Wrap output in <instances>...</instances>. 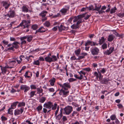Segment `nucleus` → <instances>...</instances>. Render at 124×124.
Segmentation results:
<instances>
[{"instance_id": "23", "label": "nucleus", "mask_w": 124, "mask_h": 124, "mask_svg": "<svg viewBox=\"0 0 124 124\" xmlns=\"http://www.w3.org/2000/svg\"><path fill=\"white\" fill-rule=\"evenodd\" d=\"M26 37V39H27V41L29 42L31 41L33 38L32 37L31 35H28L25 36Z\"/></svg>"}, {"instance_id": "9", "label": "nucleus", "mask_w": 124, "mask_h": 124, "mask_svg": "<svg viewBox=\"0 0 124 124\" xmlns=\"http://www.w3.org/2000/svg\"><path fill=\"white\" fill-rule=\"evenodd\" d=\"M114 50V47H110L109 50H107L106 51L104 52V54L109 55L113 52Z\"/></svg>"}, {"instance_id": "35", "label": "nucleus", "mask_w": 124, "mask_h": 124, "mask_svg": "<svg viewBox=\"0 0 124 124\" xmlns=\"http://www.w3.org/2000/svg\"><path fill=\"white\" fill-rule=\"evenodd\" d=\"M2 71V73L3 74H4L6 73L7 70L4 67H3L1 69Z\"/></svg>"}, {"instance_id": "45", "label": "nucleus", "mask_w": 124, "mask_h": 124, "mask_svg": "<svg viewBox=\"0 0 124 124\" xmlns=\"http://www.w3.org/2000/svg\"><path fill=\"white\" fill-rule=\"evenodd\" d=\"M69 92V91H65L64 90V92L63 93V95L64 96V97H66V96L68 95Z\"/></svg>"}, {"instance_id": "26", "label": "nucleus", "mask_w": 124, "mask_h": 124, "mask_svg": "<svg viewBox=\"0 0 124 124\" xmlns=\"http://www.w3.org/2000/svg\"><path fill=\"white\" fill-rule=\"evenodd\" d=\"M55 81V79L54 78H53L51 80L49 81L50 82V85L52 86H53Z\"/></svg>"}, {"instance_id": "2", "label": "nucleus", "mask_w": 124, "mask_h": 124, "mask_svg": "<svg viewBox=\"0 0 124 124\" xmlns=\"http://www.w3.org/2000/svg\"><path fill=\"white\" fill-rule=\"evenodd\" d=\"M45 60L46 62L50 63L55 61L57 60V59L56 56L53 55L51 57L48 56L45 57Z\"/></svg>"}, {"instance_id": "14", "label": "nucleus", "mask_w": 124, "mask_h": 124, "mask_svg": "<svg viewBox=\"0 0 124 124\" xmlns=\"http://www.w3.org/2000/svg\"><path fill=\"white\" fill-rule=\"evenodd\" d=\"M23 111V109L21 108L20 109L16 110H15V115L16 116L20 114H22Z\"/></svg>"}, {"instance_id": "48", "label": "nucleus", "mask_w": 124, "mask_h": 124, "mask_svg": "<svg viewBox=\"0 0 124 124\" xmlns=\"http://www.w3.org/2000/svg\"><path fill=\"white\" fill-rule=\"evenodd\" d=\"M42 106H38L36 108L38 111H40L42 108Z\"/></svg>"}, {"instance_id": "25", "label": "nucleus", "mask_w": 124, "mask_h": 124, "mask_svg": "<svg viewBox=\"0 0 124 124\" xmlns=\"http://www.w3.org/2000/svg\"><path fill=\"white\" fill-rule=\"evenodd\" d=\"M60 31H61L62 30H65V27L63 26L62 24L60 26H58Z\"/></svg>"}, {"instance_id": "18", "label": "nucleus", "mask_w": 124, "mask_h": 124, "mask_svg": "<svg viewBox=\"0 0 124 124\" xmlns=\"http://www.w3.org/2000/svg\"><path fill=\"white\" fill-rule=\"evenodd\" d=\"M32 73L31 72L29 71H27L26 72L24 76L26 78H30V77L29 75H30L31 77L32 75Z\"/></svg>"}, {"instance_id": "39", "label": "nucleus", "mask_w": 124, "mask_h": 124, "mask_svg": "<svg viewBox=\"0 0 124 124\" xmlns=\"http://www.w3.org/2000/svg\"><path fill=\"white\" fill-rule=\"evenodd\" d=\"M57 106V104L56 103L54 104V105H53V106L51 107V109L53 110H55Z\"/></svg>"}, {"instance_id": "61", "label": "nucleus", "mask_w": 124, "mask_h": 124, "mask_svg": "<svg viewBox=\"0 0 124 124\" xmlns=\"http://www.w3.org/2000/svg\"><path fill=\"white\" fill-rule=\"evenodd\" d=\"M77 113V112L76 111H74L71 114V116L72 117L74 116L75 115H76Z\"/></svg>"}, {"instance_id": "3", "label": "nucleus", "mask_w": 124, "mask_h": 124, "mask_svg": "<svg viewBox=\"0 0 124 124\" xmlns=\"http://www.w3.org/2000/svg\"><path fill=\"white\" fill-rule=\"evenodd\" d=\"M13 9H15L13 8L11 10H10L9 12L6 15H5V16L6 17L8 16L10 18H13L14 17L15 15V12L14 10V9L13 10Z\"/></svg>"}, {"instance_id": "47", "label": "nucleus", "mask_w": 124, "mask_h": 124, "mask_svg": "<svg viewBox=\"0 0 124 124\" xmlns=\"http://www.w3.org/2000/svg\"><path fill=\"white\" fill-rule=\"evenodd\" d=\"M25 105V104L24 102H22L21 103H19L18 106V107H20L22 106H24Z\"/></svg>"}, {"instance_id": "15", "label": "nucleus", "mask_w": 124, "mask_h": 124, "mask_svg": "<svg viewBox=\"0 0 124 124\" xmlns=\"http://www.w3.org/2000/svg\"><path fill=\"white\" fill-rule=\"evenodd\" d=\"M82 16L83 15H80L77 16H75L74 17V19L73 20V22H75L77 21L78 20H79L80 19L83 18V16Z\"/></svg>"}, {"instance_id": "4", "label": "nucleus", "mask_w": 124, "mask_h": 124, "mask_svg": "<svg viewBox=\"0 0 124 124\" xmlns=\"http://www.w3.org/2000/svg\"><path fill=\"white\" fill-rule=\"evenodd\" d=\"M70 9V7L68 5L65 6V8H63L61 9L60 11V12H61L63 15H65L66 14L67 11L69 10Z\"/></svg>"}, {"instance_id": "12", "label": "nucleus", "mask_w": 124, "mask_h": 124, "mask_svg": "<svg viewBox=\"0 0 124 124\" xmlns=\"http://www.w3.org/2000/svg\"><path fill=\"white\" fill-rule=\"evenodd\" d=\"M63 109L61 108V110H60V113L57 116L56 115V119L58 120H60L62 116H63Z\"/></svg>"}, {"instance_id": "22", "label": "nucleus", "mask_w": 124, "mask_h": 124, "mask_svg": "<svg viewBox=\"0 0 124 124\" xmlns=\"http://www.w3.org/2000/svg\"><path fill=\"white\" fill-rule=\"evenodd\" d=\"M105 39L104 37H102L101 39H100L99 41V43L100 45H101L105 41Z\"/></svg>"}, {"instance_id": "24", "label": "nucleus", "mask_w": 124, "mask_h": 124, "mask_svg": "<svg viewBox=\"0 0 124 124\" xmlns=\"http://www.w3.org/2000/svg\"><path fill=\"white\" fill-rule=\"evenodd\" d=\"M79 25H77L76 24H73L72 25L71 27L73 29H77L79 28Z\"/></svg>"}, {"instance_id": "43", "label": "nucleus", "mask_w": 124, "mask_h": 124, "mask_svg": "<svg viewBox=\"0 0 124 124\" xmlns=\"http://www.w3.org/2000/svg\"><path fill=\"white\" fill-rule=\"evenodd\" d=\"M12 109V108H11L8 110V113L9 114L11 115H12L13 114V110H11Z\"/></svg>"}, {"instance_id": "31", "label": "nucleus", "mask_w": 124, "mask_h": 124, "mask_svg": "<svg viewBox=\"0 0 124 124\" xmlns=\"http://www.w3.org/2000/svg\"><path fill=\"white\" fill-rule=\"evenodd\" d=\"M43 24L46 27H48L50 26V23L48 21H46L45 23H44Z\"/></svg>"}, {"instance_id": "6", "label": "nucleus", "mask_w": 124, "mask_h": 124, "mask_svg": "<svg viewBox=\"0 0 124 124\" xmlns=\"http://www.w3.org/2000/svg\"><path fill=\"white\" fill-rule=\"evenodd\" d=\"M19 26H22L23 29L25 28H27V29L29 28V27L30 26V25L27 24V22L25 20L22 21V23L20 24ZM19 26V25L18 26Z\"/></svg>"}, {"instance_id": "33", "label": "nucleus", "mask_w": 124, "mask_h": 124, "mask_svg": "<svg viewBox=\"0 0 124 124\" xmlns=\"http://www.w3.org/2000/svg\"><path fill=\"white\" fill-rule=\"evenodd\" d=\"M19 103L18 102L16 101L14 102L13 104L11 105V108H12V109H14V108L13 107H16L17 104Z\"/></svg>"}, {"instance_id": "63", "label": "nucleus", "mask_w": 124, "mask_h": 124, "mask_svg": "<svg viewBox=\"0 0 124 124\" xmlns=\"http://www.w3.org/2000/svg\"><path fill=\"white\" fill-rule=\"evenodd\" d=\"M77 58H76L75 56L71 57L70 58V59L71 60H77Z\"/></svg>"}, {"instance_id": "11", "label": "nucleus", "mask_w": 124, "mask_h": 124, "mask_svg": "<svg viewBox=\"0 0 124 124\" xmlns=\"http://www.w3.org/2000/svg\"><path fill=\"white\" fill-rule=\"evenodd\" d=\"M110 80L109 78H104L100 80L101 83V84L108 85L109 83V82Z\"/></svg>"}, {"instance_id": "32", "label": "nucleus", "mask_w": 124, "mask_h": 124, "mask_svg": "<svg viewBox=\"0 0 124 124\" xmlns=\"http://www.w3.org/2000/svg\"><path fill=\"white\" fill-rule=\"evenodd\" d=\"M38 26L37 24H34L32 25L31 26V29L33 30H36L38 29Z\"/></svg>"}, {"instance_id": "7", "label": "nucleus", "mask_w": 124, "mask_h": 124, "mask_svg": "<svg viewBox=\"0 0 124 124\" xmlns=\"http://www.w3.org/2000/svg\"><path fill=\"white\" fill-rule=\"evenodd\" d=\"M20 89L24 90V93H26L30 89V88L29 86L26 85H22L21 86Z\"/></svg>"}, {"instance_id": "38", "label": "nucleus", "mask_w": 124, "mask_h": 124, "mask_svg": "<svg viewBox=\"0 0 124 124\" xmlns=\"http://www.w3.org/2000/svg\"><path fill=\"white\" fill-rule=\"evenodd\" d=\"M116 8L115 7H114L113 8H112L110 10V13L112 14L116 12Z\"/></svg>"}, {"instance_id": "13", "label": "nucleus", "mask_w": 124, "mask_h": 124, "mask_svg": "<svg viewBox=\"0 0 124 124\" xmlns=\"http://www.w3.org/2000/svg\"><path fill=\"white\" fill-rule=\"evenodd\" d=\"M20 39L21 41V44L22 45L23 44H24L26 43V41L24 40L26 39V37H21Z\"/></svg>"}, {"instance_id": "1", "label": "nucleus", "mask_w": 124, "mask_h": 124, "mask_svg": "<svg viewBox=\"0 0 124 124\" xmlns=\"http://www.w3.org/2000/svg\"><path fill=\"white\" fill-rule=\"evenodd\" d=\"M63 110L64 111L63 112L64 114H65L66 115H69L73 111V107L71 106H68L64 108Z\"/></svg>"}, {"instance_id": "27", "label": "nucleus", "mask_w": 124, "mask_h": 124, "mask_svg": "<svg viewBox=\"0 0 124 124\" xmlns=\"http://www.w3.org/2000/svg\"><path fill=\"white\" fill-rule=\"evenodd\" d=\"M63 86L69 88H70L71 87L70 83L68 82L64 83L63 84Z\"/></svg>"}, {"instance_id": "51", "label": "nucleus", "mask_w": 124, "mask_h": 124, "mask_svg": "<svg viewBox=\"0 0 124 124\" xmlns=\"http://www.w3.org/2000/svg\"><path fill=\"white\" fill-rule=\"evenodd\" d=\"M94 75L96 77V78L97 79H98V78H99V73H98L96 72H94Z\"/></svg>"}, {"instance_id": "62", "label": "nucleus", "mask_w": 124, "mask_h": 124, "mask_svg": "<svg viewBox=\"0 0 124 124\" xmlns=\"http://www.w3.org/2000/svg\"><path fill=\"white\" fill-rule=\"evenodd\" d=\"M62 119L63 122H65L67 120L66 117L65 116H63Z\"/></svg>"}, {"instance_id": "34", "label": "nucleus", "mask_w": 124, "mask_h": 124, "mask_svg": "<svg viewBox=\"0 0 124 124\" xmlns=\"http://www.w3.org/2000/svg\"><path fill=\"white\" fill-rule=\"evenodd\" d=\"M101 7V5L98 7H97V5H95V8H94V9H93V11L96 10L98 11L100 10Z\"/></svg>"}, {"instance_id": "37", "label": "nucleus", "mask_w": 124, "mask_h": 124, "mask_svg": "<svg viewBox=\"0 0 124 124\" xmlns=\"http://www.w3.org/2000/svg\"><path fill=\"white\" fill-rule=\"evenodd\" d=\"M46 100V99L45 97H42L40 99L39 101L40 102L43 103Z\"/></svg>"}, {"instance_id": "56", "label": "nucleus", "mask_w": 124, "mask_h": 124, "mask_svg": "<svg viewBox=\"0 0 124 124\" xmlns=\"http://www.w3.org/2000/svg\"><path fill=\"white\" fill-rule=\"evenodd\" d=\"M2 42L5 45H7L8 43V41H6L5 40H3Z\"/></svg>"}, {"instance_id": "8", "label": "nucleus", "mask_w": 124, "mask_h": 124, "mask_svg": "<svg viewBox=\"0 0 124 124\" xmlns=\"http://www.w3.org/2000/svg\"><path fill=\"white\" fill-rule=\"evenodd\" d=\"M3 6L6 9H8L9 7L10 3L8 1H3L1 2Z\"/></svg>"}, {"instance_id": "17", "label": "nucleus", "mask_w": 124, "mask_h": 124, "mask_svg": "<svg viewBox=\"0 0 124 124\" xmlns=\"http://www.w3.org/2000/svg\"><path fill=\"white\" fill-rule=\"evenodd\" d=\"M19 44V43L18 42L16 41L13 43L12 45L14 48L17 49L19 47V46L18 44Z\"/></svg>"}, {"instance_id": "16", "label": "nucleus", "mask_w": 124, "mask_h": 124, "mask_svg": "<svg viewBox=\"0 0 124 124\" xmlns=\"http://www.w3.org/2000/svg\"><path fill=\"white\" fill-rule=\"evenodd\" d=\"M44 29V28L43 27V26L41 27L38 30H36V31L35 34H36L38 32H40V33H42L45 32L46 31V30H42V29Z\"/></svg>"}, {"instance_id": "28", "label": "nucleus", "mask_w": 124, "mask_h": 124, "mask_svg": "<svg viewBox=\"0 0 124 124\" xmlns=\"http://www.w3.org/2000/svg\"><path fill=\"white\" fill-rule=\"evenodd\" d=\"M81 51V50L80 48L78 49L77 50H75V54L77 56H78V55L80 54Z\"/></svg>"}, {"instance_id": "49", "label": "nucleus", "mask_w": 124, "mask_h": 124, "mask_svg": "<svg viewBox=\"0 0 124 124\" xmlns=\"http://www.w3.org/2000/svg\"><path fill=\"white\" fill-rule=\"evenodd\" d=\"M117 16L119 17H122L124 16V13H118L117 14Z\"/></svg>"}, {"instance_id": "46", "label": "nucleus", "mask_w": 124, "mask_h": 124, "mask_svg": "<svg viewBox=\"0 0 124 124\" xmlns=\"http://www.w3.org/2000/svg\"><path fill=\"white\" fill-rule=\"evenodd\" d=\"M116 118V116L114 115H112L110 117V118L112 120H114Z\"/></svg>"}, {"instance_id": "55", "label": "nucleus", "mask_w": 124, "mask_h": 124, "mask_svg": "<svg viewBox=\"0 0 124 124\" xmlns=\"http://www.w3.org/2000/svg\"><path fill=\"white\" fill-rule=\"evenodd\" d=\"M1 119L2 121H4L6 120L7 119V118L6 117H5L4 116H2L1 117Z\"/></svg>"}, {"instance_id": "20", "label": "nucleus", "mask_w": 124, "mask_h": 124, "mask_svg": "<svg viewBox=\"0 0 124 124\" xmlns=\"http://www.w3.org/2000/svg\"><path fill=\"white\" fill-rule=\"evenodd\" d=\"M114 38V37L113 35H110L108 36V41L111 42L113 40Z\"/></svg>"}, {"instance_id": "41", "label": "nucleus", "mask_w": 124, "mask_h": 124, "mask_svg": "<svg viewBox=\"0 0 124 124\" xmlns=\"http://www.w3.org/2000/svg\"><path fill=\"white\" fill-rule=\"evenodd\" d=\"M101 46L102 49H106L107 48V44L106 43H105L103 44Z\"/></svg>"}, {"instance_id": "60", "label": "nucleus", "mask_w": 124, "mask_h": 124, "mask_svg": "<svg viewBox=\"0 0 124 124\" xmlns=\"http://www.w3.org/2000/svg\"><path fill=\"white\" fill-rule=\"evenodd\" d=\"M64 92V90H63V89H61L59 93V94L60 95H62L63 94V93Z\"/></svg>"}, {"instance_id": "52", "label": "nucleus", "mask_w": 124, "mask_h": 124, "mask_svg": "<svg viewBox=\"0 0 124 124\" xmlns=\"http://www.w3.org/2000/svg\"><path fill=\"white\" fill-rule=\"evenodd\" d=\"M98 44H97L96 43H95L92 41H91V42L90 43V45L91 46H95V45H97Z\"/></svg>"}, {"instance_id": "44", "label": "nucleus", "mask_w": 124, "mask_h": 124, "mask_svg": "<svg viewBox=\"0 0 124 124\" xmlns=\"http://www.w3.org/2000/svg\"><path fill=\"white\" fill-rule=\"evenodd\" d=\"M98 72L99 73V79L101 80L102 79V76L101 75V72H100L99 71H98Z\"/></svg>"}, {"instance_id": "58", "label": "nucleus", "mask_w": 124, "mask_h": 124, "mask_svg": "<svg viewBox=\"0 0 124 124\" xmlns=\"http://www.w3.org/2000/svg\"><path fill=\"white\" fill-rule=\"evenodd\" d=\"M31 57H33V56H32L30 55L29 56H26L25 57V59L27 60L28 62L29 61V59Z\"/></svg>"}, {"instance_id": "29", "label": "nucleus", "mask_w": 124, "mask_h": 124, "mask_svg": "<svg viewBox=\"0 0 124 124\" xmlns=\"http://www.w3.org/2000/svg\"><path fill=\"white\" fill-rule=\"evenodd\" d=\"M36 89L37 91V93L38 94H40L42 93L43 92V90L41 88H38Z\"/></svg>"}, {"instance_id": "54", "label": "nucleus", "mask_w": 124, "mask_h": 124, "mask_svg": "<svg viewBox=\"0 0 124 124\" xmlns=\"http://www.w3.org/2000/svg\"><path fill=\"white\" fill-rule=\"evenodd\" d=\"M31 88V89H37L36 86L34 85H32L30 86Z\"/></svg>"}, {"instance_id": "42", "label": "nucleus", "mask_w": 124, "mask_h": 124, "mask_svg": "<svg viewBox=\"0 0 124 124\" xmlns=\"http://www.w3.org/2000/svg\"><path fill=\"white\" fill-rule=\"evenodd\" d=\"M87 9L89 10H92L93 11V7L92 5H91L88 7H87Z\"/></svg>"}, {"instance_id": "53", "label": "nucleus", "mask_w": 124, "mask_h": 124, "mask_svg": "<svg viewBox=\"0 0 124 124\" xmlns=\"http://www.w3.org/2000/svg\"><path fill=\"white\" fill-rule=\"evenodd\" d=\"M83 70H85L88 72H89L91 70V69L89 68H84Z\"/></svg>"}, {"instance_id": "30", "label": "nucleus", "mask_w": 124, "mask_h": 124, "mask_svg": "<svg viewBox=\"0 0 124 124\" xmlns=\"http://www.w3.org/2000/svg\"><path fill=\"white\" fill-rule=\"evenodd\" d=\"M22 11L25 12H27L28 10V9L25 6H23L22 7Z\"/></svg>"}, {"instance_id": "59", "label": "nucleus", "mask_w": 124, "mask_h": 124, "mask_svg": "<svg viewBox=\"0 0 124 124\" xmlns=\"http://www.w3.org/2000/svg\"><path fill=\"white\" fill-rule=\"evenodd\" d=\"M85 58L84 56H78V58H77V60H80V59H83Z\"/></svg>"}, {"instance_id": "19", "label": "nucleus", "mask_w": 124, "mask_h": 124, "mask_svg": "<svg viewBox=\"0 0 124 124\" xmlns=\"http://www.w3.org/2000/svg\"><path fill=\"white\" fill-rule=\"evenodd\" d=\"M47 13V11H43L39 14V15L40 16H42V17H44L46 16V14Z\"/></svg>"}, {"instance_id": "21", "label": "nucleus", "mask_w": 124, "mask_h": 124, "mask_svg": "<svg viewBox=\"0 0 124 124\" xmlns=\"http://www.w3.org/2000/svg\"><path fill=\"white\" fill-rule=\"evenodd\" d=\"M81 15H83V16H83V17H85L84 19L85 20L87 19L90 16V15H89L87 14L86 13L83 14H82Z\"/></svg>"}, {"instance_id": "36", "label": "nucleus", "mask_w": 124, "mask_h": 124, "mask_svg": "<svg viewBox=\"0 0 124 124\" xmlns=\"http://www.w3.org/2000/svg\"><path fill=\"white\" fill-rule=\"evenodd\" d=\"M36 92L35 91H31L30 93V98H31L33 97L35 94L36 95V94H35V93Z\"/></svg>"}, {"instance_id": "5", "label": "nucleus", "mask_w": 124, "mask_h": 124, "mask_svg": "<svg viewBox=\"0 0 124 124\" xmlns=\"http://www.w3.org/2000/svg\"><path fill=\"white\" fill-rule=\"evenodd\" d=\"M99 50L97 47H95L92 48L91 50L92 54L93 55H98L99 52Z\"/></svg>"}, {"instance_id": "50", "label": "nucleus", "mask_w": 124, "mask_h": 124, "mask_svg": "<svg viewBox=\"0 0 124 124\" xmlns=\"http://www.w3.org/2000/svg\"><path fill=\"white\" fill-rule=\"evenodd\" d=\"M115 34L117 36H118L120 37H123V34H121L119 35V34L117 32H115Z\"/></svg>"}, {"instance_id": "10", "label": "nucleus", "mask_w": 124, "mask_h": 124, "mask_svg": "<svg viewBox=\"0 0 124 124\" xmlns=\"http://www.w3.org/2000/svg\"><path fill=\"white\" fill-rule=\"evenodd\" d=\"M53 106V103L50 101H49L44 104V106L47 108L51 109Z\"/></svg>"}, {"instance_id": "64", "label": "nucleus", "mask_w": 124, "mask_h": 124, "mask_svg": "<svg viewBox=\"0 0 124 124\" xmlns=\"http://www.w3.org/2000/svg\"><path fill=\"white\" fill-rule=\"evenodd\" d=\"M106 71V70L104 68L102 69L101 70H100V72L102 73H104Z\"/></svg>"}, {"instance_id": "40", "label": "nucleus", "mask_w": 124, "mask_h": 124, "mask_svg": "<svg viewBox=\"0 0 124 124\" xmlns=\"http://www.w3.org/2000/svg\"><path fill=\"white\" fill-rule=\"evenodd\" d=\"M34 65H39V62L38 60L34 61L33 63Z\"/></svg>"}, {"instance_id": "57", "label": "nucleus", "mask_w": 124, "mask_h": 124, "mask_svg": "<svg viewBox=\"0 0 124 124\" xmlns=\"http://www.w3.org/2000/svg\"><path fill=\"white\" fill-rule=\"evenodd\" d=\"M72 104L75 107H77L79 106V105L76 103L73 102L72 103Z\"/></svg>"}]
</instances>
